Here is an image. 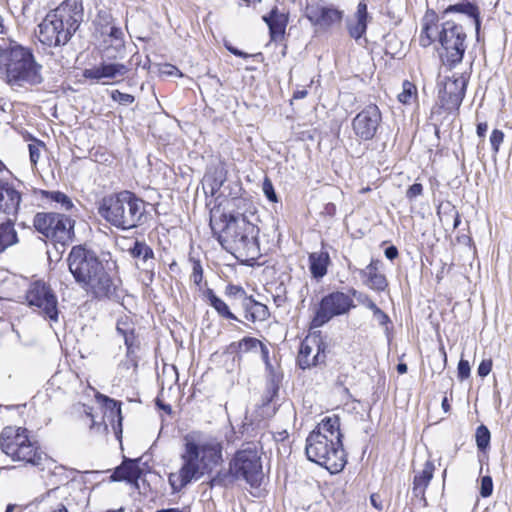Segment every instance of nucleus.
I'll use <instances>...</instances> for the list:
<instances>
[{
    "label": "nucleus",
    "instance_id": "f257e3e1",
    "mask_svg": "<svg viewBox=\"0 0 512 512\" xmlns=\"http://www.w3.org/2000/svg\"><path fill=\"white\" fill-rule=\"evenodd\" d=\"M222 444L211 436L193 432L184 437L182 465L178 472L170 473L169 484L173 492H179L192 480L200 479L222 462Z\"/></svg>",
    "mask_w": 512,
    "mask_h": 512
},
{
    "label": "nucleus",
    "instance_id": "f03ea898",
    "mask_svg": "<svg viewBox=\"0 0 512 512\" xmlns=\"http://www.w3.org/2000/svg\"><path fill=\"white\" fill-rule=\"evenodd\" d=\"M67 263L75 281L95 298L120 299L117 283L105 270L94 251L81 245L74 246Z\"/></svg>",
    "mask_w": 512,
    "mask_h": 512
},
{
    "label": "nucleus",
    "instance_id": "7ed1b4c3",
    "mask_svg": "<svg viewBox=\"0 0 512 512\" xmlns=\"http://www.w3.org/2000/svg\"><path fill=\"white\" fill-rule=\"evenodd\" d=\"M307 458L325 467L331 473L340 472L346 464V455L342 445L340 418L337 415L326 416L306 439Z\"/></svg>",
    "mask_w": 512,
    "mask_h": 512
},
{
    "label": "nucleus",
    "instance_id": "20e7f679",
    "mask_svg": "<svg viewBox=\"0 0 512 512\" xmlns=\"http://www.w3.org/2000/svg\"><path fill=\"white\" fill-rule=\"evenodd\" d=\"M41 70L30 48L15 41L0 45V78L9 85H38L43 81Z\"/></svg>",
    "mask_w": 512,
    "mask_h": 512
},
{
    "label": "nucleus",
    "instance_id": "39448f33",
    "mask_svg": "<svg viewBox=\"0 0 512 512\" xmlns=\"http://www.w3.org/2000/svg\"><path fill=\"white\" fill-rule=\"evenodd\" d=\"M225 225L218 240L222 247L237 258L255 259L259 255V229L244 213L223 215Z\"/></svg>",
    "mask_w": 512,
    "mask_h": 512
},
{
    "label": "nucleus",
    "instance_id": "423d86ee",
    "mask_svg": "<svg viewBox=\"0 0 512 512\" xmlns=\"http://www.w3.org/2000/svg\"><path fill=\"white\" fill-rule=\"evenodd\" d=\"M145 212V202L128 190L103 197L98 206L100 216L120 230L138 227L143 221Z\"/></svg>",
    "mask_w": 512,
    "mask_h": 512
},
{
    "label": "nucleus",
    "instance_id": "0eeeda50",
    "mask_svg": "<svg viewBox=\"0 0 512 512\" xmlns=\"http://www.w3.org/2000/svg\"><path fill=\"white\" fill-rule=\"evenodd\" d=\"M28 433L26 428L5 427L0 435L1 450L13 461L41 466L48 460L47 455L30 439Z\"/></svg>",
    "mask_w": 512,
    "mask_h": 512
},
{
    "label": "nucleus",
    "instance_id": "6e6552de",
    "mask_svg": "<svg viewBox=\"0 0 512 512\" xmlns=\"http://www.w3.org/2000/svg\"><path fill=\"white\" fill-rule=\"evenodd\" d=\"M262 477L260 457L255 449L238 451L229 464V471L219 472L211 479V486H227L235 480L243 479L251 486L256 485Z\"/></svg>",
    "mask_w": 512,
    "mask_h": 512
},
{
    "label": "nucleus",
    "instance_id": "1a4fd4ad",
    "mask_svg": "<svg viewBox=\"0 0 512 512\" xmlns=\"http://www.w3.org/2000/svg\"><path fill=\"white\" fill-rule=\"evenodd\" d=\"M35 230L62 244L71 240L74 221L66 215L53 212H39L33 218Z\"/></svg>",
    "mask_w": 512,
    "mask_h": 512
},
{
    "label": "nucleus",
    "instance_id": "9d476101",
    "mask_svg": "<svg viewBox=\"0 0 512 512\" xmlns=\"http://www.w3.org/2000/svg\"><path fill=\"white\" fill-rule=\"evenodd\" d=\"M465 39L466 34L462 26L452 21L442 24L439 42L444 50L440 54L443 64L454 66L462 61L466 49Z\"/></svg>",
    "mask_w": 512,
    "mask_h": 512
},
{
    "label": "nucleus",
    "instance_id": "9b49d317",
    "mask_svg": "<svg viewBox=\"0 0 512 512\" xmlns=\"http://www.w3.org/2000/svg\"><path fill=\"white\" fill-rule=\"evenodd\" d=\"M26 300L30 306L37 307L46 318L54 322L58 320L57 297L45 282H33L26 292Z\"/></svg>",
    "mask_w": 512,
    "mask_h": 512
},
{
    "label": "nucleus",
    "instance_id": "f8f14e48",
    "mask_svg": "<svg viewBox=\"0 0 512 512\" xmlns=\"http://www.w3.org/2000/svg\"><path fill=\"white\" fill-rule=\"evenodd\" d=\"M354 307L353 299L343 292H332L323 297L312 320L313 327H321L335 316L343 315Z\"/></svg>",
    "mask_w": 512,
    "mask_h": 512
},
{
    "label": "nucleus",
    "instance_id": "ddd939ff",
    "mask_svg": "<svg viewBox=\"0 0 512 512\" xmlns=\"http://www.w3.org/2000/svg\"><path fill=\"white\" fill-rule=\"evenodd\" d=\"M74 34L62 25V22L49 13L38 25L37 37L41 44L48 47L63 46L68 43Z\"/></svg>",
    "mask_w": 512,
    "mask_h": 512
},
{
    "label": "nucleus",
    "instance_id": "4468645a",
    "mask_svg": "<svg viewBox=\"0 0 512 512\" xmlns=\"http://www.w3.org/2000/svg\"><path fill=\"white\" fill-rule=\"evenodd\" d=\"M326 360V344L319 335L307 336L300 345L297 363L301 369L323 364Z\"/></svg>",
    "mask_w": 512,
    "mask_h": 512
},
{
    "label": "nucleus",
    "instance_id": "2eb2a0df",
    "mask_svg": "<svg viewBox=\"0 0 512 512\" xmlns=\"http://www.w3.org/2000/svg\"><path fill=\"white\" fill-rule=\"evenodd\" d=\"M380 122L381 112L376 105L371 104L355 116L352 121L353 131L360 139L371 140L375 136Z\"/></svg>",
    "mask_w": 512,
    "mask_h": 512
},
{
    "label": "nucleus",
    "instance_id": "dca6fc26",
    "mask_svg": "<svg viewBox=\"0 0 512 512\" xmlns=\"http://www.w3.org/2000/svg\"><path fill=\"white\" fill-rule=\"evenodd\" d=\"M20 184L0 179V214L7 219H17L23 200Z\"/></svg>",
    "mask_w": 512,
    "mask_h": 512
},
{
    "label": "nucleus",
    "instance_id": "f3484780",
    "mask_svg": "<svg viewBox=\"0 0 512 512\" xmlns=\"http://www.w3.org/2000/svg\"><path fill=\"white\" fill-rule=\"evenodd\" d=\"M49 14L62 22L74 34L83 20L84 8L82 0H64Z\"/></svg>",
    "mask_w": 512,
    "mask_h": 512
},
{
    "label": "nucleus",
    "instance_id": "a211bd4d",
    "mask_svg": "<svg viewBox=\"0 0 512 512\" xmlns=\"http://www.w3.org/2000/svg\"><path fill=\"white\" fill-rule=\"evenodd\" d=\"M305 16L313 26L326 30L331 26L341 22L343 11L333 6H325L320 3H312L306 6Z\"/></svg>",
    "mask_w": 512,
    "mask_h": 512
},
{
    "label": "nucleus",
    "instance_id": "6ab92c4d",
    "mask_svg": "<svg viewBox=\"0 0 512 512\" xmlns=\"http://www.w3.org/2000/svg\"><path fill=\"white\" fill-rule=\"evenodd\" d=\"M128 72V67L122 63L102 62L100 65L87 68L83 71L86 79L100 81L102 79L116 80L123 78Z\"/></svg>",
    "mask_w": 512,
    "mask_h": 512
},
{
    "label": "nucleus",
    "instance_id": "aec40b11",
    "mask_svg": "<svg viewBox=\"0 0 512 512\" xmlns=\"http://www.w3.org/2000/svg\"><path fill=\"white\" fill-rule=\"evenodd\" d=\"M380 266V260L372 259L364 269H357L363 284L377 292L385 291L388 286L385 275L379 272Z\"/></svg>",
    "mask_w": 512,
    "mask_h": 512
},
{
    "label": "nucleus",
    "instance_id": "412c9836",
    "mask_svg": "<svg viewBox=\"0 0 512 512\" xmlns=\"http://www.w3.org/2000/svg\"><path fill=\"white\" fill-rule=\"evenodd\" d=\"M68 493L67 487L50 489L39 499V504L44 512H68L67 503L64 502Z\"/></svg>",
    "mask_w": 512,
    "mask_h": 512
},
{
    "label": "nucleus",
    "instance_id": "4be33fe9",
    "mask_svg": "<svg viewBox=\"0 0 512 512\" xmlns=\"http://www.w3.org/2000/svg\"><path fill=\"white\" fill-rule=\"evenodd\" d=\"M370 19L371 17L367 11V4L363 1L359 2L353 18L347 22L349 35L355 40H359L363 35H365Z\"/></svg>",
    "mask_w": 512,
    "mask_h": 512
},
{
    "label": "nucleus",
    "instance_id": "5701e85b",
    "mask_svg": "<svg viewBox=\"0 0 512 512\" xmlns=\"http://www.w3.org/2000/svg\"><path fill=\"white\" fill-rule=\"evenodd\" d=\"M264 22L269 27L271 39L273 41L281 40L285 34L288 18L284 13L274 7L267 15L263 17Z\"/></svg>",
    "mask_w": 512,
    "mask_h": 512
},
{
    "label": "nucleus",
    "instance_id": "b1692460",
    "mask_svg": "<svg viewBox=\"0 0 512 512\" xmlns=\"http://www.w3.org/2000/svg\"><path fill=\"white\" fill-rule=\"evenodd\" d=\"M467 78L464 75L454 74L448 78L444 91L452 104L459 106L465 97Z\"/></svg>",
    "mask_w": 512,
    "mask_h": 512
},
{
    "label": "nucleus",
    "instance_id": "393cba45",
    "mask_svg": "<svg viewBox=\"0 0 512 512\" xmlns=\"http://www.w3.org/2000/svg\"><path fill=\"white\" fill-rule=\"evenodd\" d=\"M116 330L124 339L127 347V357L130 358L132 362H135L132 355L135 353V349L138 348V341L134 333L135 329L133 323L128 318L120 319L117 322ZM133 365L136 366V363Z\"/></svg>",
    "mask_w": 512,
    "mask_h": 512
},
{
    "label": "nucleus",
    "instance_id": "a878e982",
    "mask_svg": "<svg viewBox=\"0 0 512 512\" xmlns=\"http://www.w3.org/2000/svg\"><path fill=\"white\" fill-rule=\"evenodd\" d=\"M241 307L244 310L245 319L253 323L256 321H264L269 316L267 306L255 301L252 296L245 298L244 302L241 304Z\"/></svg>",
    "mask_w": 512,
    "mask_h": 512
},
{
    "label": "nucleus",
    "instance_id": "bb28decb",
    "mask_svg": "<svg viewBox=\"0 0 512 512\" xmlns=\"http://www.w3.org/2000/svg\"><path fill=\"white\" fill-rule=\"evenodd\" d=\"M141 475V469L133 460L124 461L111 475L112 481H127L136 483Z\"/></svg>",
    "mask_w": 512,
    "mask_h": 512
},
{
    "label": "nucleus",
    "instance_id": "cd10ccee",
    "mask_svg": "<svg viewBox=\"0 0 512 512\" xmlns=\"http://www.w3.org/2000/svg\"><path fill=\"white\" fill-rule=\"evenodd\" d=\"M434 14H426L423 18L422 30L419 36V43L422 47L430 46L436 39L439 40L438 24L434 21Z\"/></svg>",
    "mask_w": 512,
    "mask_h": 512
},
{
    "label": "nucleus",
    "instance_id": "c85d7f7f",
    "mask_svg": "<svg viewBox=\"0 0 512 512\" xmlns=\"http://www.w3.org/2000/svg\"><path fill=\"white\" fill-rule=\"evenodd\" d=\"M434 470L435 466L433 462L428 460L424 464L423 470L414 476L413 493L416 497L424 496L425 490L433 478Z\"/></svg>",
    "mask_w": 512,
    "mask_h": 512
},
{
    "label": "nucleus",
    "instance_id": "c756f323",
    "mask_svg": "<svg viewBox=\"0 0 512 512\" xmlns=\"http://www.w3.org/2000/svg\"><path fill=\"white\" fill-rule=\"evenodd\" d=\"M330 257L327 251L313 252L309 255V269L316 279L322 278L327 273Z\"/></svg>",
    "mask_w": 512,
    "mask_h": 512
},
{
    "label": "nucleus",
    "instance_id": "7c9ffc66",
    "mask_svg": "<svg viewBox=\"0 0 512 512\" xmlns=\"http://www.w3.org/2000/svg\"><path fill=\"white\" fill-rule=\"evenodd\" d=\"M14 219H6L0 224V253L18 242Z\"/></svg>",
    "mask_w": 512,
    "mask_h": 512
},
{
    "label": "nucleus",
    "instance_id": "2f4dec72",
    "mask_svg": "<svg viewBox=\"0 0 512 512\" xmlns=\"http://www.w3.org/2000/svg\"><path fill=\"white\" fill-rule=\"evenodd\" d=\"M230 348L234 349L238 353H247L250 351H257L258 349H260L264 356H267L268 354V351L262 344V342L253 337H244L239 342L232 343L230 345Z\"/></svg>",
    "mask_w": 512,
    "mask_h": 512
},
{
    "label": "nucleus",
    "instance_id": "473e14b6",
    "mask_svg": "<svg viewBox=\"0 0 512 512\" xmlns=\"http://www.w3.org/2000/svg\"><path fill=\"white\" fill-rule=\"evenodd\" d=\"M206 297L209 301V304L217 311L221 317L238 321V318L230 311L228 305L222 299L216 296L213 290L208 289L206 292Z\"/></svg>",
    "mask_w": 512,
    "mask_h": 512
},
{
    "label": "nucleus",
    "instance_id": "72a5a7b5",
    "mask_svg": "<svg viewBox=\"0 0 512 512\" xmlns=\"http://www.w3.org/2000/svg\"><path fill=\"white\" fill-rule=\"evenodd\" d=\"M129 251L132 257L141 261L143 265H147L149 262L152 263L154 258L153 250L143 241H135Z\"/></svg>",
    "mask_w": 512,
    "mask_h": 512
},
{
    "label": "nucleus",
    "instance_id": "f704fd0d",
    "mask_svg": "<svg viewBox=\"0 0 512 512\" xmlns=\"http://www.w3.org/2000/svg\"><path fill=\"white\" fill-rule=\"evenodd\" d=\"M104 402L106 409L109 410L110 413L108 417H111L112 421L114 420L115 417L117 418V427L113 425V429L117 439L120 440L122 434V416L120 407L121 403L108 397H104Z\"/></svg>",
    "mask_w": 512,
    "mask_h": 512
},
{
    "label": "nucleus",
    "instance_id": "c9c22d12",
    "mask_svg": "<svg viewBox=\"0 0 512 512\" xmlns=\"http://www.w3.org/2000/svg\"><path fill=\"white\" fill-rule=\"evenodd\" d=\"M41 195L44 198L59 204L60 208L65 211L71 210L74 206L71 199L63 192L41 190Z\"/></svg>",
    "mask_w": 512,
    "mask_h": 512
},
{
    "label": "nucleus",
    "instance_id": "e433bc0d",
    "mask_svg": "<svg viewBox=\"0 0 512 512\" xmlns=\"http://www.w3.org/2000/svg\"><path fill=\"white\" fill-rule=\"evenodd\" d=\"M448 12H460V13H465V14L469 15L470 17L475 19L476 27L479 28L480 21L478 19V11H477V8L473 4L466 2V3L450 5L445 10V13H448Z\"/></svg>",
    "mask_w": 512,
    "mask_h": 512
},
{
    "label": "nucleus",
    "instance_id": "4c0bfd02",
    "mask_svg": "<svg viewBox=\"0 0 512 512\" xmlns=\"http://www.w3.org/2000/svg\"><path fill=\"white\" fill-rule=\"evenodd\" d=\"M417 89L414 84L409 81H404L402 85V92L398 94V100L403 104H411L416 99Z\"/></svg>",
    "mask_w": 512,
    "mask_h": 512
},
{
    "label": "nucleus",
    "instance_id": "58836bf2",
    "mask_svg": "<svg viewBox=\"0 0 512 512\" xmlns=\"http://www.w3.org/2000/svg\"><path fill=\"white\" fill-rule=\"evenodd\" d=\"M477 447L484 451L490 443V431L485 425H480L476 430Z\"/></svg>",
    "mask_w": 512,
    "mask_h": 512
},
{
    "label": "nucleus",
    "instance_id": "ea45409f",
    "mask_svg": "<svg viewBox=\"0 0 512 512\" xmlns=\"http://www.w3.org/2000/svg\"><path fill=\"white\" fill-rule=\"evenodd\" d=\"M225 294L231 299L238 300L240 305L244 302L245 298L248 297L246 291L241 286L233 284L227 285Z\"/></svg>",
    "mask_w": 512,
    "mask_h": 512
},
{
    "label": "nucleus",
    "instance_id": "a19ab883",
    "mask_svg": "<svg viewBox=\"0 0 512 512\" xmlns=\"http://www.w3.org/2000/svg\"><path fill=\"white\" fill-rule=\"evenodd\" d=\"M193 267H192V274H191V280L193 283L197 286H199L203 280V268L199 260H192Z\"/></svg>",
    "mask_w": 512,
    "mask_h": 512
},
{
    "label": "nucleus",
    "instance_id": "79ce46f5",
    "mask_svg": "<svg viewBox=\"0 0 512 512\" xmlns=\"http://www.w3.org/2000/svg\"><path fill=\"white\" fill-rule=\"evenodd\" d=\"M30 161L33 165H36L40 159L41 149L43 148L42 142H34L28 145Z\"/></svg>",
    "mask_w": 512,
    "mask_h": 512
},
{
    "label": "nucleus",
    "instance_id": "37998d69",
    "mask_svg": "<svg viewBox=\"0 0 512 512\" xmlns=\"http://www.w3.org/2000/svg\"><path fill=\"white\" fill-rule=\"evenodd\" d=\"M493 492V481L490 476H483L481 479L480 494L482 497H489Z\"/></svg>",
    "mask_w": 512,
    "mask_h": 512
},
{
    "label": "nucleus",
    "instance_id": "c03bdc74",
    "mask_svg": "<svg viewBox=\"0 0 512 512\" xmlns=\"http://www.w3.org/2000/svg\"><path fill=\"white\" fill-rule=\"evenodd\" d=\"M504 140V133L501 130L494 129L490 136V143L495 153L499 151V147Z\"/></svg>",
    "mask_w": 512,
    "mask_h": 512
},
{
    "label": "nucleus",
    "instance_id": "a18cd8bd",
    "mask_svg": "<svg viewBox=\"0 0 512 512\" xmlns=\"http://www.w3.org/2000/svg\"><path fill=\"white\" fill-rule=\"evenodd\" d=\"M112 99L122 105H129L134 102V97L127 93H122L118 90H115L111 94Z\"/></svg>",
    "mask_w": 512,
    "mask_h": 512
},
{
    "label": "nucleus",
    "instance_id": "49530a36",
    "mask_svg": "<svg viewBox=\"0 0 512 512\" xmlns=\"http://www.w3.org/2000/svg\"><path fill=\"white\" fill-rule=\"evenodd\" d=\"M470 376V364L467 360L461 359L458 363V377L464 380Z\"/></svg>",
    "mask_w": 512,
    "mask_h": 512
},
{
    "label": "nucleus",
    "instance_id": "de8ad7c7",
    "mask_svg": "<svg viewBox=\"0 0 512 512\" xmlns=\"http://www.w3.org/2000/svg\"><path fill=\"white\" fill-rule=\"evenodd\" d=\"M263 192L271 202H277V196L270 180L265 179L263 183Z\"/></svg>",
    "mask_w": 512,
    "mask_h": 512
},
{
    "label": "nucleus",
    "instance_id": "09e8293b",
    "mask_svg": "<svg viewBox=\"0 0 512 512\" xmlns=\"http://www.w3.org/2000/svg\"><path fill=\"white\" fill-rule=\"evenodd\" d=\"M492 369V360L484 359L478 366L477 373L480 377H486Z\"/></svg>",
    "mask_w": 512,
    "mask_h": 512
},
{
    "label": "nucleus",
    "instance_id": "8fccbe9b",
    "mask_svg": "<svg viewBox=\"0 0 512 512\" xmlns=\"http://www.w3.org/2000/svg\"><path fill=\"white\" fill-rule=\"evenodd\" d=\"M423 192V186L419 183H414L413 185H411L407 192H406V197L410 200L414 199L415 197L421 195Z\"/></svg>",
    "mask_w": 512,
    "mask_h": 512
},
{
    "label": "nucleus",
    "instance_id": "3c124183",
    "mask_svg": "<svg viewBox=\"0 0 512 512\" xmlns=\"http://www.w3.org/2000/svg\"><path fill=\"white\" fill-rule=\"evenodd\" d=\"M373 316L375 320L382 326L387 325V323L390 321L388 315L383 312L379 307H377L373 311Z\"/></svg>",
    "mask_w": 512,
    "mask_h": 512
},
{
    "label": "nucleus",
    "instance_id": "603ef678",
    "mask_svg": "<svg viewBox=\"0 0 512 512\" xmlns=\"http://www.w3.org/2000/svg\"><path fill=\"white\" fill-rule=\"evenodd\" d=\"M161 74L168 76H180L181 72L179 69L172 64H165L160 69Z\"/></svg>",
    "mask_w": 512,
    "mask_h": 512
},
{
    "label": "nucleus",
    "instance_id": "864d4df0",
    "mask_svg": "<svg viewBox=\"0 0 512 512\" xmlns=\"http://www.w3.org/2000/svg\"><path fill=\"white\" fill-rule=\"evenodd\" d=\"M109 36L114 38L118 43L116 44L117 46H121L122 45V37H123V32L120 28H117V27H111L110 28V32H109Z\"/></svg>",
    "mask_w": 512,
    "mask_h": 512
},
{
    "label": "nucleus",
    "instance_id": "5fc2aeb1",
    "mask_svg": "<svg viewBox=\"0 0 512 512\" xmlns=\"http://www.w3.org/2000/svg\"><path fill=\"white\" fill-rule=\"evenodd\" d=\"M360 301L363 305H365L369 310H371L372 312L378 307L374 301H372V299L370 297H368L367 295L363 296L360 298Z\"/></svg>",
    "mask_w": 512,
    "mask_h": 512
},
{
    "label": "nucleus",
    "instance_id": "6e6d98bb",
    "mask_svg": "<svg viewBox=\"0 0 512 512\" xmlns=\"http://www.w3.org/2000/svg\"><path fill=\"white\" fill-rule=\"evenodd\" d=\"M384 253L389 260H394L398 256V250L395 246L387 247Z\"/></svg>",
    "mask_w": 512,
    "mask_h": 512
},
{
    "label": "nucleus",
    "instance_id": "4d7b16f0",
    "mask_svg": "<svg viewBox=\"0 0 512 512\" xmlns=\"http://www.w3.org/2000/svg\"><path fill=\"white\" fill-rule=\"evenodd\" d=\"M370 502L377 510L381 511L383 509L382 502L380 500V496L377 494H372L370 496Z\"/></svg>",
    "mask_w": 512,
    "mask_h": 512
},
{
    "label": "nucleus",
    "instance_id": "13d9d810",
    "mask_svg": "<svg viewBox=\"0 0 512 512\" xmlns=\"http://www.w3.org/2000/svg\"><path fill=\"white\" fill-rule=\"evenodd\" d=\"M487 130H488V125H487V123L483 122V123H479V124L477 125V135H478L479 137H484V136H485V134H486V132H487Z\"/></svg>",
    "mask_w": 512,
    "mask_h": 512
},
{
    "label": "nucleus",
    "instance_id": "bf43d9fd",
    "mask_svg": "<svg viewBox=\"0 0 512 512\" xmlns=\"http://www.w3.org/2000/svg\"><path fill=\"white\" fill-rule=\"evenodd\" d=\"M8 27L5 24L4 18L0 15V35L7 34Z\"/></svg>",
    "mask_w": 512,
    "mask_h": 512
},
{
    "label": "nucleus",
    "instance_id": "052dcab7",
    "mask_svg": "<svg viewBox=\"0 0 512 512\" xmlns=\"http://www.w3.org/2000/svg\"><path fill=\"white\" fill-rule=\"evenodd\" d=\"M306 96H307V91L306 90H298V91L294 92L293 98H295V99H303Z\"/></svg>",
    "mask_w": 512,
    "mask_h": 512
},
{
    "label": "nucleus",
    "instance_id": "680f3d73",
    "mask_svg": "<svg viewBox=\"0 0 512 512\" xmlns=\"http://www.w3.org/2000/svg\"><path fill=\"white\" fill-rule=\"evenodd\" d=\"M228 49H229V51H230L231 53H233V54H234V55H236V56H240V57H244V58L248 57V54H246V53H244V52H242V51L238 50L237 48H230V47H229Z\"/></svg>",
    "mask_w": 512,
    "mask_h": 512
},
{
    "label": "nucleus",
    "instance_id": "e2e57ef3",
    "mask_svg": "<svg viewBox=\"0 0 512 512\" xmlns=\"http://www.w3.org/2000/svg\"><path fill=\"white\" fill-rule=\"evenodd\" d=\"M397 371L399 374H405L407 372V365L405 363H399L397 365Z\"/></svg>",
    "mask_w": 512,
    "mask_h": 512
},
{
    "label": "nucleus",
    "instance_id": "0e129e2a",
    "mask_svg": "<svg viewBox=\"0 0 512 512\" xmlns=\"http://www.w3.org/2000/svg\"><path fill=\"white\" fill-rule=\"evenodd\" d=\"M156 512H186L184 509L180 508H167V509H161Z\"/></svg>",
    "mask_w": 512,
    "mask_h": 512
},
{
    "label": "nucleus",
    "instance_id": "69168bd1",
    "mask_svg": "<svg viewBox=\"0 0 512 512\" xmlns=\"http://www.w3.org/2000/svg\"><path fill=\"white\" fill-rule=\"evenodd\" d=\"M442 408H443V410H444L445 412H448V411H449V409H450V405H449L448 400H447V398H446V397H445V398L443 399V401H442Z\"/></svg>",
    "mask_w": 512,
    "mask_h": 512
},
{
    "label": "nucleus",
    "instance_id": "338daca9",
    "mask_svg": "<svg viewBox=\"0 0 512 512\" xmlns=\"http://www.w3.org/2000/svg\"><path fill=\"white\" fill-rule=\"evenodd\" d=\"M441 354L443 356V362H444L443 367H445L446 362H447V356H446V352H445V350L443 348L441 349Z\"/></svg>",
    "mask_w": 512,
    "mask_h": 512
},
{
    "label": "nucleus",
    "instance_id": "774afa93",
    "mask_svg": "<svg viewBox=\"0 0 512 512\" xmlns=\"http://www.w3.org/2000/svg\"><path fill=\"white\" fill-rule=\"evenodd\" d=\"M15 508V505L13 504H9L7 507H6V511L5 512H13Z\"/></svg>",
    "mask_w": 512,
    "mask_h": 512
}]
</instances>
